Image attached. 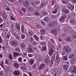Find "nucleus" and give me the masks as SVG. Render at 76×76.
Masks as SVG:
<instances>
[{"label":"nucleus","mask_w":76,"mask_h":76,"mask_svg":"<svg viewBox=\"0 0 76 76\" xmlns=\"http://www.w3.org/2000/svg\"><path fill=\"white\" fill-rule=\"evenodd\" d=\"M6 9L7 10V11H10V8H9V7L6 8Z\"/></svg>","instance_id":"nucleus-57"},{"label":"nucleus","mask_w":76,"mask_h":76,"mask_svg":"<svg viewBox=\"0 0 76 76\" xmlns=\"http://www.w3.org/2000/svg\"><path fill=\"white\" fill-rule=\"evenodd\" d=\"M28 35L29 37H31V36H32V35H33L32 31L29 32V33H28Z\"/></svg>","instance_id":"nucleus-32"},{"label":"nucleus","mask_w":76,"mask_h":76,"mask_svg":"<svg viewBox=\"0 0 76 76\" xmlns=\"http://www.w3.org/2000/svg\"><path fill=\"white\" fill-rule=\"evenodd\" d=\"M46 5V4L44 2L42 3L40 5V9H42L44 6H45Z\"/></svg>","instance_id":"nucleus-18"},{"label":"nucleus","mask_w":76,"mask_h":76,"mask_svg":"<svg viewBox=\"0 0 76 76\" xmlns=\"http://www.w3.org/2000/svg\"><path fill=\"white\" fill-rule=\"evenodd\" d=\"M42 13H43V15L44 16H45V15H48V13L46 12V11H44V10H42Z\"/></svg>","instance_id":"nucleus-26"},{"label":"nucleus","mask_w":76,"mask_h":76,"mask_svg":"<svg viewBox=\"0 0 76 76\" xmlns=\"http://www.w3.org/2000/svg\"><path fill=\"white\" fill-rule=\"evenodd\" d=\"M35 3L37 5L39 4L40 3V1H36L35 2Z\"/></svg>","instance_id":"nucleus-48"},{"label":"nucleus","mask_w":76,"mask_h":76,"mask_svg":"<svg viewBox=\"0 0 76 76\" xmlns=\"http://www.w3.org/2000/svg\"><path fill=\"white\" fill-rule=\"evenodd\" d=\"M29 2L27 1H26L25 4H24V6L25 7H28V6H29Z\"/></svg>","instance_id":"nucleus-14"},{"label":"nucleus","mask_w":76,"mask_h":76,"mask_svg":"<svg viewBox=\"0 0 76 76\" xmlns=\"http://www.w3.org/2000/svg\"><path fill=\"white\" fill-rule=\"evenodd\" d=\"M60 15V13L58 12L57 14H56V15L57 16H59V15Z\"/></svg>","instance_id":"nucleus-63"},{"label":"nucleus","mask_w":76,"mask_h":76,"mask_svg":"<svg viewBox=\"0 0 76 76\" xmlns=\"http://www.w3.org/2000/svg\"><path fill=\"white\" fill-rule=\"evenodd\" d=\"M13 74L15 75H16V76L18 75H20V72H19V71L17 70L15 71L14 72Z\"/></svg>","instance_id":"nucleus-12"},{"label":"nucleus","mask_w":76,"mask_h":76,"mask_svg":"<svg viewBox=\"0 0 76 76\" xmlns=\"http://www.w3.org/2000/svg\"><path fill=\"white\" fill-rule=\"evenodd\" d=\"M62 2L63 4H67L69 3V2L67 0H62Z\"/></svg>","instance_id":"nucleus-21"},{"label":"nucleus","mask_w":76,"mask_h":76,"mask_svg":"<svg viewBox=\"0 0 76 76\" xmlns=\"http://www.w3.org/2000/svg\"><path fill=\"white\" fill-rule=\"evenodd\" d=\"M20 56V53H19L16 52H14V56L15 57H16L19 56Z\"/></svg>","instance_id":"nucleus-13"},{"label":"nucleus","mask_w":76,"mask_h":76,"mask_svg":"<svg viewBox=\"0 0 76 76\" xmlns=\"http://www.w3.org/2000/svg\"><path fill=\"white\" fill-rule=\"evenodd\" d=\"M56 62H58L60 61V58H59V55H58V53L56 52Z\"/></svg>","instance_id":"nucleus-6"},{"label":"nucleus","mask_w":76,"mask_h":76,"mask_svg":"<svg viewBox=\"0 0 76 76\" xmlns=\"http://www.w3.org/2000/svg\"><path fill=\"white\" fill-rule=\"evenodd\" d=\"M41 45L42 47H44L45 46H46V43L45 42H42L41 43Z\"/></svg>","instance_id":"nucleus-31"},{"label":"nucleus","mask_w":76,"mask_h":76,"mask_svg":"<svg viewBox=\"0 0 76 76\" xmlns=\"http://www.w3.org/2000/svg\"><path fill=\"white\" fill-rule=\"evenodd\" d=\"M64 12L65 13H69V11L67 9L64 10Z\"/></svg>","instance_id":"nucleus-30"},{"label":"nucleus","mask_w":76,"mask_h":76,"mask_svg":"<svg viewBox=\"0 0 76 76\" xmlns=\"http://www.w3.org/2000/svg\"><path fill=\"white\" fill-rule=\"evenodd\" d=\"M29 62H30V64H31L32 65V64H33V63H34V59H31L29 61Z\"/></svg>","instance_id":"nucleus-29"},{"label":"nucleus","mask_w":76,"mask_h":76,"mask_svg":"<svg viewBox=\"0 0 76 76\" xmlns=\"http://www.w3.org/2000/svg\"><path fill=\"white\" fill-rule=\"evenodd\" d=\"M9 58L10 60H11V59H12V58H13V57H12V55L11 54H9Z\"/></svg>","instance_id":"nucleus-37"},{"label":"nucleus","mask_w":76,"mask_h":76,"mask_svg":"<svg viewBox=\"0 0 76 76\" xmlns=\"http://www.w3.org/2000/svg\"><path fill=\"white\" fill-rule=\"evenodd\" d=\"M8 1L11 3H13L15 1V0H8Z\"/></svg>","instance_id":"nucleus-53"},{"label":"nucleus","mask_w":76,"mask_h":76,"mask_svg":"<svg viewBox=\"0 0 76 76\" xmlns=\"http://www.w3.org/2000/svg\"><path fill=\"white\" fill-rule=\"evenodd\" d=\"M42 48L41 50L42 51H46L47 50V48H46V46H44V47H42Z\"/></svg>","instance_id":"nucleus-23"},{"label":"nucleus","mask_w":76,"mask_h":76,"mask_svg":"<svg viewBox=\"0 0 76 76\" xmlns=\"http://www.w3.org/2000/svg\"><path fill=\"white\" fill-rule=\"evenodd\" d=\"M3 16L5 19L7 18V14H6V13H4L3 14Z\"/></svg>","instance_id":"nucleus-35"},{"label":"nucleus","mask_w":76,"mask_h":76,"mask_svg":"<svg viewBox=\"0 0 76 76\" xmlns=\"http://www.w3.org/2000/svg\"><path fill=\"white\" fill-rule=\"evenodd\" d=\"M55 55H53L51 58H52V60H53V61H54V59H55Z\"/></svg>","instance_id":"nucleus-39"},{"label":"nucleus","mask_w":76,"mask_h":76,"mask_svg":"<svg viewBox=\"0 0 76 76\" xmlns=\"http://www.w3.org/2000/svg\"><path fill=\"white\" fill-rule=\"evenodd\" d=\"M43 20L46 22H50V18L48 17L44 18L43 19Z\"/></svg>","instance_id":"nucleus-9"},{"label":"nucleus","mask_w":76,"mask_h":76,"mask_svg":"<svg viewBox=\"0 0 76 76\" xmlns=\"http://www.w3.org/2000/svg\"><path fill=\"white\" fill-rule=\"evenodd\" d=\"M50 41H51V42L53 43H54V40L53 39H51L50 40Z\"/></svg>","instance_id":"nucleus-58"},{"label":"nucleus","mask_w":76,"mask_h":76,"mask_svg":"<svg viewBox=\"0 0 76 76\" xmlns=\"http://www.w3.org/2000/svg\"><path fill=\"white\" fill-rule=\"evenodd\" d=\"M13 35L15 36V37H17V35L16 34V33H12Z\"/></svg>","instance_id":"nucleus-56"},{"label":"nucleus","mask_w":76,"mask_h":76,"mask_svg":"<svg viewBox=\"0 0 76 76\" xmlns=\"http://www.w3.org/2000/svg\"><path fill=\"white\" fill-rule=\"evenodd\" d=\"M5 63L6 64H9V61H7V59H5Z\"/></svg>","instance_id":"nucleus-45"},{"label":"nucleus","mask_w":76,"mask_h":76,"mask_svg":"<svg viewBox=\"0 0 76 76\" xmlns=\"http://www.w3.org/2000/svg\"><path fill=\"white\" fill-rule=\"evenodd\" d=\"M15 26L17 29L18 30V31H20V26H19V24H17Z\"/></svg>","instance_id":"nucleus-20"},{"label":"nucleus","mask_w":76,"mask_h":76,"mask_svg":"<svg viewBox=\"0 0 76 76\" xmlns=\"http://www.w3.org/2000/svg\"><path fill=\"white\" fill-rule=\"evenodd\" d=\"M20 47L21 49H25V48L26 47L25 45V44H24V43L21 44L20 45Z\"/></svg>","instance_id":"nucleus-16"},{"label":"nucleus","mask_w":76,"mask_h":76,"mask_svg":"<svg viewBox=\"0 0 76 76\" xmlns=\"http://www.w3.org/2000/svg\"><path fill=\"white\" fill-rule=\"evenodd\" d=\"M58 11V10H57V9H56L54 10V11H53V13H57V11Z\"/></svg>","instance_id":"nucleus-40"},{"label":"nucleus","mask_w":76,"mask_h":76,"mask_svg":"<svg viewBox=\"0 0 76 76\" xmlns=\"http://www.w3.org/2000/svg\"><path fill=\"white\" fill-rule=\"evenodd\" d=\"M30 41L31 42H32V41H34V39L33 38V37H31L30 38Z\"/></svg>","instance_id":"nucleus-49"},{"label":"nucleus","mask_w":76,"mask_h":76,"mask_svg":"<svg viewBox=\"0 0 76 76\" xmlns=\"http://www.w3.org/2000/svg\"><path fill=\"white\" fill-rule=\"evenodd\" d=\"M22 39H24L25 38V36L24 35H22L21 36Z\"/></svg>","instance_id":"nucleus-51"},{"label":"nucleus","mask_w":76,"mask_h":76,"mask_svg":"<svg viewBox=\"0 0 76 76\" xmlns=\"http://www.w3.org/2000/svg\"><path fill=\"white\" fill-rule=\"evenodd\" d=\"M63 60H65V61H66V60H67V56H65L63 57Z\"/></svg>","instance_id":"nucleus-34"},{"label":"nucleus","mask_w":76,"mask_h":76,"mask_svg":"<svg viewBox=\"0 0 76 76\" xmlns=\"http://www.w3.org/2000/svg\"><path fill=\"white\" fill-rule=\"evenodd\" d=\"M28 51L29 53H33V50H32V47L31 45H29L28 49Z\"/></svg>","instance_id":"nucleus-7"},{"label":"nucleus","mask_w":76,"mask_h":76,"mask_svg":"<svg viewBox=\"0 0 76 76\" xmlns=\"http://www.w3.org/2000/svg\"><path fill=\"white\" fill-rule=\"evenodd\" d=\"M69 9L70 10L73 11V9H74V6H73V7H70Z\"/></svg>","instance_id":"nucleus-38"},{"label":"nucleus","mask_w":76,"mask_h":76,"mask_svg":"<svg viewBox=\"0 0 76 76\" xmlns=\"http://www.w3.org/2000/svg\"><path fill=\"white\" fill-rule=\"evenodd\" d=\"M64 20H65V17L63 16L61 17L59 19V21L62 23L64 22Z\"/></svg>","instance_id":"nucleus-8"},{"label":"nucleus","mask_w":76,"mask_h":76,"mask_svg":"<svg viewBox=\"0 0 76 76\" xmlns=\"http://www.w3.org/2000/svg\"><path fill=\"white\" fill-rule=\"evenodd\" d=\"M18 2L20 3H21V4H22L24 2L23 0H18Z\"/></svg>","instance_id":"nucleus-36"},{"label":"nucleus","mask_w":76,"mask_h":76,"mask_svg":"<svg viewBox=\"0 0 76 76\" xmlns=\"http://www.w3.org/2000/svg\"><path fill=\"white\" fill-rule=\"evenodd\" d=\"M50 52L54 53V50H53V48H51L50 50Z\"/></svg>","instance_id":"nucleus-50"},{"label":"nucleus","mask_w":76,"mask_h":76,"mask_svg":"<svg viewBox=\"0 0 76 76\" xmlns=\"http://www.w3.org/2000/svg\"><path fill=\"white\" fill-rule=\"evenodd\" d=\"M72 72L73 73H76V66L74 67L73 70L72 71Z\"/></svg>","instance_id":"nucleus-22"},{"label":"nucleus","mask_w":76,"mask_h":76,"mask_svg":"<svg viewBox=\"0 0 76 76\" xmlns=\"http://www.w3.org/2000/svg\"><path fill=\"white\" fill-rule=\"evenodd\" d=\"M3 72L1 71L0 72V76H1L3 75Z\"/></svg>","instance_id":"nucleus-60"},{"label":"nucleus","mask_w":76,"mask_h":76,"mask_svg":"<svg viewBox=\"0 0 76 76\" xmlns=\"http://www.w3.org/2000/svg\"><path fill=\"white\" fill-rule=\"evenodd\" d=\"M41 32V34H44L45 32V30L44 29H41L40 30Z\"/></svg>","instance_id":"nucleus-33"},{"label":"nucleus","mask_w":76,"mask_h":76,"mask_svg":"<svg viewBox=\"0 0 76 76\" xmlns=\"http://www.w3.org/2000/svg\"><path fill=\"white\" fill-rule=\"evenodd\" d=\"M72 2L75 3L76 2V0H72Z\"/></svg>","instance_id":"nucleus-64"},{"label":"nucleus","mask_w":76,"mask_h":76,"mask_svg":"<svg viewBox=\"0 0 76 76\" xmlns=\"http://www.w3.org/2000/svg\"><path fill=\"white\" fill-rule=\"evenodd\" d=\"M31 4L32 6H35V4H34V2H31Z\"/></svg>","instance_id":"nucleus-52"},{"label":"nucleus","mask_w":76,"mask_h":76,"mask_svg":"<svg viewBox=\"0 0 76 76\" xmlns=\"http://www.w3.org/2000/svg\"><path fill=\"white\" fill-rule=\"evenodd\" d=\"M9 31V29L7 28H6L5 29V32H7Z\"/></svg>","instance_id":"nucleus-54"},{"label":"nucleus","mask_w":76,"mask_h":76,"mask_svg":"<svg viewBox=\"0 0 76 76\" xmlns=\"http://www.w3.org/2000/svg\"><path fill=\"white\" fill-rule=\"evenodd\" d=\"M3 22V20L2 18H1L0 17V23H2Z\"/></svg>","instance_id":"nucleus-41"},{"label":"nucleus","mask_w":76,"mask_h":76,"mask_svg":"<svg viewBox=\"0 0 76 76\" xmlns=\"http://www.w3.org/2000/svg\"><path fill=\"white\" fill-rule=\"evenodd\" d=\"M21 58H22L21 57H20L19 58L18 61H19V62H20L21 61H22V59Z\"/></svg>","instance_id":"nucleus-59"},{"label":"nucleus","mask_w":76,"mask_h":76,"mask_svg":"<svg viewBox=\"0 0 76 76\" xmlns=\"http://www.w3.org/2000/svg\"><path fill=\"white\" fill-rule=\"evenodd\" d=\"M72 37H73V38H76V34H73L72 35Z\"/></svg>","instance_id":"nucleus-55"},{"label":"nucleus","mask_w":76,"mask_h":76,"mask_svg":"<svg viewBox=\"0 0 76 76\" xmlns=\"http://www.w3.org/2000/svg\"><path fill=\"white\" fill-rule=\"evenodd\" d=\"M53 53H54L50 52L49 53V54L50 56H51V55L53 54Z\"/></svg>","instance_id":"nucleus-46"},{"label":"nucleus","mask_w":76,"mask_h":76,"mask_svg":"<svg viewBox=\"0 0 76 76\" xmlns=\"http://www.w3.org/2000/svg\"><path fill=\"white\" fill-rule=\"evenodd\" d=\"M28 9L29 10L30 12H32V11H34V8L32 7H29L28 8Z\"/></svg>","instance_id":"nucleus-24"},{"label":"nucleus","mask_w":76,"mask_h":76,"mask_svg":"<svg viewBox=\"0 0 76 76\" xmlns=\"http://www.w3.org/2000/svg\"><path fill=\"white\" fill-rule=\"evenodd\" d=\"M52 32L53 34H55V36L57 34L58 32L57 31L56 29H53L52 31Z\"/></svg>","instance_id":"nucleus-11"},{"label":"nucleus","mask_w":76,"mask_h":76,"mask_svg":"<svg viewBox=\"0 0 76 76\" xmlns=\"http://www.w3.org/2000/svg\"><path fill=\"white\" fill-rule=\"evenodd\" d=\"M63 50L65 53H69L71 51V49L69 46H65L63 48Z\"/></svg>","instance_id":"nucleus-1"},{"label":"nucleus","mask_w":76,"mask_h":76,"mask_svg":"<svg viewBox=\"0 0 76 76\" xmlns=\"http://www.w3.org/2000/svg\"><path fill=\"white\" fill-rule=\"evenodd\" d=\"M33 37L34 38H35V39L37 41H39V37H37V35H34Z\"/></svg>","instance_id":"nucleus-28"},{"label":"nucleus","mask_w":76,"mask_h":76,"mask_svg":"<svg viewBox=\"0 0 76 76\" xmlns=\"http://www.w3.org/2000/svg\"><path fill=\"white\" fill-rule=\"evenodd\" d=\"M65 41L67 42H70V41H71V39L70 38V37H68L65 39Z\"/></svg>","instance_id":"nucleus-17"},{"label":"nucleus","mask_w":76,"mask_h":76,"mask_svg":"<svg viewBox=\"0 0 76 76\" xmlns=\"http://www.w3.org/2000/svg\"><path fill=\"white\" fill-rule=\"evenodd\" d=\"M49 26H50V27H51V28L54 27V26H55V23L53 22L52 23L49 24Z\"/></svg>","instance_id":"nucleus-19"},{"label":"nucleus","mask_w":76,"mask_h":76,"mask_svg":"<svg viewBox=\"0 0 76 76\" xmlns=\"http://www.w3.org/2000/svg\"><path fill=\"white\" fill-rule=\"evenodd\" d=\"M22 10L23 12H26V9L24 8H22Z\"/></svg>","instance_id":"nucleus-42"},{"label":"nucleus","mask_w":76,"mask_h":76,"mask_svg":"<svg viewBox=\"0 0 76 76\" xmlns=\"http://www.w3.org/2000/svg\"><path fill=\"white\" fill-rule=\"evenodd\" d=\"M38 60L39 61H40V62H41V61H42V56H40L39 57Z\"/></svg>","instance_id":"nucleus-27"},{"label":"nucleus","mask_w":76,"mask_h":76,"mask_svg":"<svg viewBox=\"0 0 76 76\" xmlns=\"http://www.w3.org/2000/svg\"><path fill=\"white\" fill-rule=\"evenodd\" d=\"M28 56V57H32V56H33L31 54H29Z\"/></svg>","instance_id":"nucleus-62"},{"label":"nucleus","mask_w":76,"mask_h":76,"mask_svg":"<svg viewBox=\"0 0 76 76\" xmlns=\"http://www.w3.org/2000/svg\"><path fill=\"white\" fill-rule=\"evenodd\" d=\"M14 67L16 69H19V64L18 63H15L14 64Z\"/></svg>","instance_id":"nucleus-10"},{"label":"nucleus","mask_w":76,"mask_h":76,"mask_svg":"<svg viewBox=\"0 0 76 76\" xmlns=\"http://www.w3.org/2000/svg\"><path fill=\"white\" fill-rule=\"evenodd\" d=\"M58 73V70L57 69H54L53 70V72L52 73V75L53 76H56Z\"/></svg>","instance_id":"nucleus-4"},{"label":"nucleus","mask_w":76,"mask_h":76,"mask_svg":"<svg viewBox=\"0 0 76 76\" xmlns=\"http://www.w3.org/2000/svg\"><path fill=\"white\" fill-rule=\"evenodd\" d=\"M11 44L13 47H16L18 45V42L15 41H12L11 42Z\"/></svg>","instance_id":"nucleus-5"},{"label":"nucleus","mask_w":76,"mask_h":76,"mask_svg":"<svg viewBox=\"0 0 76 76\" xmlns=\"http://www.w3.org/2000/svg\"><path fill=\"white\" fill-rule=\"evenodd\" d=\"M32 67L33 69H35V68L36 67V64H34L32 66Z\"/></svg>","instance_id":"nucleus-43"},{"label":"nucleus","mask_w":76,"mask_h":76,"mask_svg":"<svg viewBox=\"0 0 76 76\" xmlns=\"http://www.w3.org/2000/svg\"><path fill=\"white\" fill-rule=\"evenodd\" d=\"M45 61L46 63H47V64H48L49 62H50V60H49L48 58H45Z\"/></svg>","instance_id":"nucleus-25"},{"label":"nucleus","mask_w":76,"mask_h":76,"mask_svg":"<svg viewBox=\"0 0 76 76\" xmlns=\"http://www.w3.org/2000/svg\"><path fill=\"white\" fill-rule=\"evenodd\" d=\"M45 65L44 64H42L39 65L38 67V69L41 70V69H43L45 68Z\"/></svg>","instance_id":"nucleus-3"},{"label":"nucleus","mask_w":76,"mask_h":76,"mask_svg":"<svg viewBox=\"0 0 76 76\" xmlns=\"http://www.w3.org/2000/svg\"><path fill=\"white\" fill-rule=\"evenodd\" d=\"M23 26H21V30L23 32H24V30L23 29L24 28Z\"/></svg>","instance_id":"nucleus-44"},{"label":"nucleus","mask_w":76,"mask_h":76,"mask_svg":"<svg viewBox=\"0 0 76 76\" xmlns=\"http://www.w3.org/2000/svg\"><path fill=\"white\" fill-rule=\"evenodd\" d=\"M63 67L65 69V70H67L69 68V65L66 64H65L63 65Z\"/></svg>","instance_id":"nucleus-15"},{"label":"nucleus","mask_w":76,"mask_h":76,"mask_svg":"<svg viewBox=\"0 0 76 76\" xmlns=\"http://www.w3.org/2000/svg\"><path fill=\"white\" fill-rule=\"evenodd\" d=\"M15 50L17 51H20V49L19 48H17L15 49Z\"/></svg>","instance_id":"nucleus-61"},{"label":"nucleus","mask_w":76,"mask_h":76,"mask_svg":"<svg viewBox=\"0 0 76 76\" xmlns=\"http://www.w3.org/2000/svg\"><path fill=\"white\" fill-rule=\"evenodd\" d=\"M10 18L11 19V20H15V19L13 18V16H11L10 17Z\"/></svg>","instance_id":"nucleus-47"},{"label":"nucleus","mask_w":76,"mask_h":76,"mask_svg":"<svg viewBox=\"0 0 76 76\" xmlns=\"http://www.w3.org/2000/svg\"><path fill=\"white\" fill-rule=\"evenodd\" d=\"M69 59L71 60V61H73L76 60V58L75 57V54H71L69 56Z\"/></svg>","instance_id":"nucleus-2"}]
</instances>
